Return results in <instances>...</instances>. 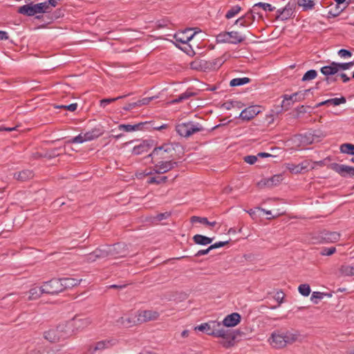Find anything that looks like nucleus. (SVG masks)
I'll use <instances>...</instances> for the list:
<instances>
[{
    "instance_id": "f257e3e1",
    "label": "nucleus",
    "mask_w": 354,
    "mask_h": 354,
    "mask_svg": "<svg viewBox=\"0 0 354 354\" xmlns=\"http://www.w3.org/2000/svg\"><path fill=\"white\" fill-rule=\"evenodd\" d=\"M129 254L128 248L124 243L102 245L86 257L87 263L95 262L97 259L104 258L118 259Z\"/></svg>"
},
{
    "instance_id": "f03ea898",
    "label": "nucleus",
    "mask_w": 354,
    "mask_h": 354,
    "mask_svg": "<svg viewBox=\"0 0 354 354\" xmlns=\"http://www.w3.org/2000/svg\"><path fill=\"white\" fill-rule=\"evenodd\" d=\"M241 335L239 330L226 329L223 324L216 321H211V335L221 337V344L225 348H230L234 345V340Z\"/></svg>"
},
{
    "instance_id": "7ed1b4c3",
    "label": "nucleus",
    "mask_w": 354,
    "mask_h": 354,
    "mask_svg": "<svg viewBox=\"0 0 354 354\" xmlns=\"http://www.w3.org/2000/svg\"><path fill=\"white\" fill-rule=\"evenodd\" d=\"M299 337L300 334L297 331L281 329L274 331L269 340L273 347L281 348L298 341Z\"/></svg>"
},
{
    "instance_id": "20e7f679",
    "label": "nucleus",
    "mask_w": 354,
    "mask_h": 354,
    "mask_svg": "<svg viewBox=\"0 0 354 354\" xmlns=\"http://www.w3.org/2000/svg\"><path fill=\"white\" fill-rule=\"evenodd\" d=\"M173 143H164L160 147H155L147 156L151 158V162L173 159V152L175 151Z\"/></svg>"
},
{
    "instance_id": "39448f33",
    "label": "nucleus",
    "mask_w": 354,
    "mask_h": 354,
    "mask_svg": "<svg viewBox=\"0 0 354 354\" xmlns=\"http://www.w3.org/2000/svg\"><path fill=\"white\" fill-rule=\"evenodd\" d=\"M152 164L153 165V169L146 173V176H151L155 174H164L178 166V162L174 160V159L152 162Z\"/></svg>"
},
{
    "instance_id": "423d86ee",
    "label": "nucleus",
    "mask_w": 354,
    "mask_h": 354,
    "mask_svg": "<svg viewBox=\"0 0 354 354\" xmlns=\"http://www.w3.org/2000/svg\"><path fill=\"white\" fill-rule=\"evenodd\" d=\"M313 88H308L304 91L295 92L291 95L285 94L282 97L283 100L281 102V107L285 111H287L293 104L295 102H301L306 97V95L310 92Z\"/></svg>"
},
{
    "instance_id": "0eeeda50",
    "label": "nucleus",
    "mask_w": 354,
    "mask_h": 354,
    "mask_svg": "<svg viewBox=\"0 0 354 354\" xmlns=\"http://www.w3.org/2000/svg\"><path fill=\"white\" fill-rule=\"evenodd\" d=\"M41 292L48 295H57L63 292L62 282L59 279H53L50 281L43 283L41 286Z\"/></svg>"
},
{
    "instance_id": "6e6552de",
    "label": "nucleus",
    "mask_w": 354,
    "mask_h": 354,
    "mask_svg": "<svg viewBox=\"0 0 354 354\" xmlns=\"http://www.w3.org/2000/svg\"><path fill=\"white\" fill-rule=\"evenodd\" d=\"M321 73L326 76L325 81L327 84L335 82L337 81V77H330L329 76L335 75L338 71L337 62H331L329 65L322 66L320 68Z\"/></svg>"
},
{
    "instance_id": "1a4fd4ad",
    "label": "nucleus",
    "mask_w": 354,
    "mask_h": 354,
    "mask_svg": "<svg viewBox=\"0 0 354 354\" xmlns=\"http://www.w3.org/2000/svg\"><path fill=\"white\" fill-rule=\"evenodd\" d=\"M40 5L39 3L33 4L32 3H30L19 7L17 12L25 16L32 17L37 14L42 13V10H41V6H40Z\"/></svg>"
},
{
    "instance_id": "9d476101",
    "label": "nucleus",
    "mask_w": 354,
    "mask_h": 354,
    "mask_svg": "<svg viewBox=\"0 0 354 354\" xmlns=\"http://www.w3.org/2000/svg\"><path fill=\"white\" fill-rule=\"evenodd\" d=\"M137 317L139 323H145L158 319L160 313L156 310H143L138 311Z\"/></svg>"
},
{
    "instance_id": "9b49d317",
    "label": "nucleus",
    "mask_w": 354,
    "mask_h": 354,
    "mask_svg": "<svg viewBox=\"0 0 354 354\" xmlns=\"http://www.w3.org/2000/svg\"><path fill=\"white\" fill-rule=\"evenodd\" d=\"M90 324L87 318H81L75 316L73 319L68 321V327L71 328L73 333L86 327Z\"/></svg>"
},
{
    "instance_id": "f8f14e48",
    "label": "nucleus",
    "mask_w": 354,
    "mask_h": 354,
    "mask_svg": "<svg viewBox=\"0 0 354 354\" xmlns=\"http://www.w3.org/2000/svg\"><path fill=\"white\" fill-rule=\"evenodd\" d=\"M330 168L339 174L342 177H353V167L340 165L338 163H332Z\"/></svg>"
},
{
    "instance_id": "ddd939ff",
    "label": "nucleus",
    "mask_w": 354,
    "mask_h": 354,
    "mask_svg": "<svg viewBox=\"0 0 354 354\" xmlns=\"http://www.w3.org/2000/svg\"><path fill=\"white\" fill-rule=\"evenodd\" d=\"M153 147L152 140H143L139 145L133 148L132 153L134 155H140L149 151Z\"/></svg>"
},
{
    "instance_id": "4468645a",
    "label": "nucleus",
    "mask_w": 354,
    "mask_h": 354,
    "mask_svg": "<svg viewBox=\"0 0 354 354\" xmlns=\"http://www.w3.org/2000/svg\"><path fill=\"white\" fill-rule=\"evenodd\" d=\"M135 127H138L136 131H143V130H161L167 128V124H162V126H156L152 121H146L135 124Z\"/></svg>"
},
{
    "instance_id": "2eb2a0df",
    "label": "nucleus",
    "mask_w": 354,
    "mask_h": 354,
    "mask_svg": "<svg viewBox=\"0 0 354 354\" xmlns=\"http://www.w3.org/2000/svg\"><path fill=\"white\" fill-rule=\"evenodd\" d=\"M283 180V176L281 174L274 175L271 178H265L259 183V185L265 186L267 187H272L278 185Z\"/></svg>"
},
{
    "instance_id": "dca6fc26",
    "label": "nucleus",
    "mask_w": 354,
    "mask_h": 354,
    "mask_svg": "<svg viewBox=\"0 0 354 354\" xmlns=\"http://www.w3.org/2000/svg\"><path fill=\"white\" fill-rule=\"evenodd\" d=\"M241 315L237 313H233L227 315L223 320V324L225 327H234L241 322Z\"/></svg>"
},
{
    "instance_id": "f3484780",
    "label": "nucleus",
    "mask_w": 354,
    "mask_h": 354,
    "mask_svg": "<svg viewBox=\"0 0 354 354\" xmlns=\"http://www.w3.org/2000/svg\"><path fill=\"white\" fill-rule=\"evenodd\" d=\"M259 113V110L258 108L255 106H249L241 112L239 118L243 120L248 121L254 118Z\"/></svg>"
},
{
    "instance_id": "a211bd4d",
    "label": "nucleus",
    "mask_w": 354,
    "mask_h": 354,
    "mask_svg": "<svg viewBox=\"0 0 354 354\" xmlns=\"http://www.w3.org/2000/svg\"><path fill=\"white\" fill-rule=\"evenodd\" d=\"M34 176L35 173L33 170L31 169H24L20 171L15 172L13 174L14 178L21 182L31 180Z\"/></svg>"
},
{
    "instance_id": "6ab92c4d",
    "label": "nucleus",
    "mask_w": 354,
    "mask_h": 354,
    "mask_svg": "<svg viewBox=\"0 0 354 354\" xmlns=\"http://www.w3.org/2000/svg\"><path fill=\"white\" fill-rule=\"evenodd\" d=\"M192 30L191 28L186 29L184 32L174 35L176 42L187 44L195 35L196 32L189 34Z\"/></svg>"
},
{
    "instance_id": "aec40b11",
    "label": "nucleus",
    "mask_w": 354,
    "mask_h": 354,
    "mask_svg": "<svg viewBox=\"0 0 354 354\" xmlns=\"http://www.w3.org/2000/svg\"><path fill=\"white\" fill-rule=\"evenodd\" d=\"M207 65V61L198 57L196 58L194 60L189 63L190 68L198 71H208L209 67Z\"/></svg>"
},
{
    "instance_id": "412c9836",
    "label": "nucleus",
    "mask_w": 354,
    "mask_h": 354,
    "mask_svg": "<svg viewBox=\"0 0 354 354\" xmlns=\"http://www.w3.org/2000/svg\"><path fill=\"white\" fill-rule=\"evenodd\" d=\"M57 330H59V333L62 339H65L73 334L71 328L68 327V321L65 324H62L57 326Z\"/></svg>"
},
{
    "instance_id": "4be33fe9",
    "label": "nucleus",
    "mask_w": 354,
    "mask_h": 354,
    "mask_svg": "<svg viewBox=\"0 0 354 354\" xmlns=\"http://www.w3.org/2000/svg\"><path fill=\"white\" fill-rule=\"evenodd\" d=\"M44 338L50 342H55L62 339L57 327L46 331L44 333Z\"/></svg>"
},
{
    "instance_id": "5701e85b",
    "label": "nucleus",
    "mask_w": 354,
    "mask_h": 354,
    "mask_svg": "<svg viewBox=\"0 0 354 354\" xmlns=\"http://www.w3.org/2000/svg\"><path fill=\"white\" fill-rule=\"evenodd\" d=\"M277 13L279 14L277 18L281 20H286L291 17L293 14V8L288 3L283 9L278 10Z\"/></svg>"
},
{
    "instance_id": "b1692460",
    "label": "nucleus",
    "mask_w": 354,
    "mask_h": 354,
    "mask_svg": "<svg viewBox=\"0 0 354 354\" xmlns=\"http://www.w3.org/2000/svg\"><path fill=\"white\" fill-rule=\"evenodd\" d=\"M60 282H62V286L63 288V291L68 288H71L74 286H77L81 280L74 279V278H70V277H65L59 279Z\"/></svg>"
},
{
    "instance_id": "393cba45",
    "label": "nucleus",
    "mask_w": 354,
    "mask_h": 354,
    "mask_svg": "<svg viewBox=\"0 0 354 354\" xmlns=\"http://www.w3.org/2000/svg\"><path fill=\"white\" fill-rule=\"evenodd\" d=\"M229 39H230V44H238L245 39V37L241 35L239 32L237 31H231L229 32Z\"/></svg>"
},
{
    "instance_id": "a878e982",
    "label": "nucleus",
    "mask_w": 354,
    "mask_h": 354,
    "mask_svg": "<svg viewBox=\"0 0 354 354\" xmlns=\"http://www.w3.org/2000/svg\"><path fill=\"white\" fill-rule=\"evenodd\" d=\"M102 135V132L99 128H94L91 131H88L84 133V136L86 141L93 140L95 138H99Z\"/></svg>"
},
{
    "instance_id": "bb28decb",
    "label": "nucleus",
    "mask_w": 354,
    "mask_h": 354,
    "mask_svg": "<svg viewBox=\"0 0 354 354\" xmlns=\"http://www.w3.org/2000/svg\"><path fill=\"white\" fill-rule=\"evenodd\" d=\"M214 238H209L201 234H196L193 237L195 243L201 245H207L211 243Z\"/></svg>"
},
{
    "instance_id": "cd10ccee",
    "label": "nucleus",
    "mask_w": 354,
    "mask_h": 354,
    "mask_svg": "<svg viewBox=\"0 0 354 354\" xmlns=\"http://www.w3.org/2000/svg\"><path fill=\"white\" fill-rule=\"evenodd\" d=\"M340 234L337 232H326L323 233L322 239L326 242L334 243L339 240Z\"/></svg>"
},
{
    "instance_id": "c85d7f7f",
    "label": "nucleus",
    "mask_w": 354,
    "mask_h": 354,
    "mask_svg": "<svg viewBox=\"0 0 354 354\" xmlns=\"http://www.w3.org/2000/svg\"><path fill=\"white\" fill-rule=\"evenodd\" d=\"M62 147L49 149H47L46 151V152L44 154H41L40 156L46 158L48 159H52V158L59 156L62 153V152H60V151H62Z\"/></svg>"
},
{
    "instance_id": "c756f323",
    "label": "nucleus",
    "mask_w": 354,
    "mask_h": 354,
    "mask_svg": "<svg viewBox=\"0 0 354 354\" xmlns=\"http://www.w3.org/2000/svg\"><path fill=\"white\" fill-rule=\"evenodd\" d=\"M149 176V177L147 179V183L148 184H156V185H161L163 183H165L167 181V176Z\"/></svg>"
},
{
    "instance_id": "7c9ffc66",
    "label": "nucleus",
    "mask_w": 354,
    "mask_h": 354,
    "mask_svg": "<svg viewBox=\"0 0 354 354\" xmlns=\"http://www.w3.org/2000/svg\"><path fill=\"white\" fill-rule=\"evenodd\" d=\"M251 82V79L247 77H237L232 79L230 82V86L232 87L242 86L248 84Z\"/></svg>"
},
{
    "instance_id": "2f4dec72",
    "label": "nucleus",
    "mask_w": 354,
    "mask_h": 354,
    "mask_svg": "<svg viewBox=\"0 0 354 354\" xmlns=\"http://www.w3.org/2000/svg\"><path fill=\"white\" fill-rule=\"evenodd\" d=\"M188 137L197 132L203 131L204 128L200 124H194L193 122H188Z\"/></svg>"
},
{
    "instance_id": "473e14b6",
    "label": "nucleus",
    "mask_w": 354,
    "mask_h": 354,
    "mask_svg": "<svg viewBox=\"0 0 354 354\" xmlns=\"http://www.w3.org/2000/svg\"><path fill=\"white\" fill-rule=\"evenodd\" d=\"M208 63V71L212 70H217L224 63V61L221 57H218L213 60L207 61Z\"/></svg>"
},
{
    "instance_id": "72a5a7b5",
    "label": "nucleus",
    "mask_w": 354,
    "mask_h": 354,
    "mask_svg": "<svg viewBox=\"0 0 354 354\" xmlns=\"http://www.w3.org/2000/svg\"><path fill=\"white\" fill-rule=\"evenodd\" d=\"M176 130L180 136L188 138V122H183L177 124Z\"/></svg>"
},
{
    "instance_id": "f704fd0d",
    "label": "nucleus",
    "mask_w": 354,
    "mask_h": 354,
    "mask_svg": "<svg viewBox=\"0 0 354 354\" xmlns=\"http://www.w3.org/2000/svg\"><path fill=\"white\" fill-rule=\"evenodd\" d=\"M315 0H298L299 6L303 7L304 10H312L315 6Z\"/></svg>"
},
{
    "instance_id": "c9c22d12",
    "label": "nucleus",
    "mask_w": 354,
    "mask_h": 354,
    "mask_svg": "<svg viewBox=\"0 0 354 354\" xmlns=\"http://www.w3.org/2000/svg\"><path fill=\"white\" fill-rule=\"evenodd\" d=\"M43 293H44V292H41V286L39 288H38V287L32 288L29 290L28 299L29 300L36 299L39 298L41 296V295Z\"/></svg>"
},
{
    "instance_id": "e433bc0d",
    "label": "nucleus",
    "mask_w": 354,
    "mask_h": 354,
    "mask_svg": "<svg viewBox=\"0 0 354 354\" xmlns=\"http://www.w3.org/2000/svg\"><path fill=\"white\" fill-rule=\"evenodd\" d=\"M128 95H129V94L120 95L117 97H110V98L102 99L100 101V106L105 108L108 104H109L113 102H115L120 99H123Z\"/></svg>"
},
{
    "instance_id": "4c0bfd02",
    "label": "nucleus",
    "mask_w": 354,
    "mask_h": 354,
    "mask_svg": "<svg viewBox=\"0 0 354 354\" xmlns=\"http://www.w3.org/2000/svg\"><path fill=\"white\" fill-rule=\"evenodd\" d=\"M340 151L344 153L354 156V145L351 143H344L340 146Z\"/></svg>"
},
{
    "instance_id": "58836bf2",
    "label": "nucleus",
    "mask_w": 354,
    "mask_h": 354,
    "mask_svg": "<svg viewBox=\"0 0 354 354\" xmlns=\"http://www.w3.org/2000/svg\"><path fill=\"white\" fill-rule=\"evenodd\" d=\"M287 168L288 170L292 174H299L301 173L304 169L306 168V167H304L302 165H295V164H288Z\"/></svg>"
},
{
    "instance_id": "ea45409f",
    "label": "nucleus",
    "mask_w": 354,
    "mask_h": 354,
    "mask_svg": "<svg viewBox=\"0 0 354 354\" xmlns=\"http://www.w3.org/2000/svg\"><path fill=\"white\" fill-rule=\"evenodd\" d=\"M118 322H120L121 324L125 327H130L133 325H135L136 322L134 317H120Z\"/></svg>"
},
{
    "instance_id": "a19ab883",
    "label": "nucleus",
    "mask_w": 354,
    "mask_h": 354,
    "mask_svg": "<svg viewBox=\"0 0 354 354\" xmlns=\"http://www.w3.org/2000/svg\"><path fill=\"white\" fill-rule=\"evenodd\" d=\"M194 329L204 332L208 335H211V322L201 324V325L196 326Z\"/></svg>"
},
{
    "instance_id": "79ce46f5",
    "label": "nucleus",
    "mask_w": 354,
    "mask_h": 354,
    "mask_svg": "<svg viewBox=\"0 0 354 354\" xmlns=\"http://www.w3.org/2000/svg\"><path fill=\"white\" fill-rule=\"evenodd\" d=\"M241 10V7L236 5L232 6L225 14L226 19H230L236 15Z\"/></svg>"
},
{
    "instance_id": "37998d69",
    "label": "nucleus",
    "mask_w": 354,
    "mask_h": 354,
    "mask_svg": "<svg viewBox=\"0 0 354 354\" xmlns=\"http://www.w3.org/2000/svg\"><path fill=\"white\" fill-rule=\"evenodd\" d=\"M317 72L314 69H311L304 73L301 80L303 82L310 81L315 79L317 77Z\"/></svg>"
},
{
    "instance_id": "c03bdc74",
    "label": "nucleus",
    "mask_w": 354,
    "mask_h": 354,
    "mask_svg": "<svg viewBox=\"0 0 354 354\" xmlns=\"http://www.w3.org/2000/svg\"><path fill=\"white\" fill-rule=\"evenodd\" d=\"M255 8H252L250 10H249L247 13H245L243 17L244 19H246L248 24L250 26L255 20V15H254V12H255Z\"/></svg>"
},
{
    "instance_id": "a18cd8bd",
    "label": "nucleus",
    "mask_w": 354,
    "mask_h": 354,
    "mask_svg": "<svg viewBox=\"0 0 354 354\" xmlns=\"http://www.w3.org/2000/svg\"><path fill=\"white\" fill-rule=\"evenodd\" d=\"M216 41L218 43H229V32H222L216 36Z\"/></svg>"
},
{
    "instance_id": "49530a36",
    "label": "nucleus",
    "mask_w": 354,
    "mask_h": 354,
    "mask_svg": "<svg viewBox=\"0 0 354 354\" xmlns=\"http://www.w3.org/2000/svg\"><path fill=\"white\" fill-rule=\"evenodd\" d=\"M339 272L344 277L354 276V267H341Z\"/></svg>"
},
{
    "instance_id": "de8ad7c7",
    "label": "nucleus",
    "mask_w": 354,
    "mask_h": 354,
    "mask_svg": "<svg viewBox=\"0 0 354 354\" xmlns=\"http://www.w3.org/2000/svg\"><path fill=\"white\" fill-rule=\"evenodd\" d=\"M253 8H261L265 11H269V12H272L275 9V8L274 6H272L271 4L268 3H262V2L255 3L254 5Z\"/></svg>"
},
{
    "instance_id": "09e8293b",
    "label": "nucleus",
    "mask_w": 354,
    "mask_h": 354,
    "mask_svg": "<svg viewBox=\"0 0 354 354\" xmlns=\"http://www.w3.org/2000/svg\"><path fill=\"white\" fill-rule=\"evenodd\" d=\"M298 290L301 295L305 297L308 296L310 293V286L306 283L301 284L298 288Z\"/></svg>"
},
{
    "instance_id": "8fccbe9b",
    "label": "nucleus",
    "mask_w": 354,
    "mask_h": 354,
    "mask_svg": "<svg viewBox=\"0 0 354 354\" xmlns=\"http://www.w3.org/2000/svg\"><path fill=\"white\" fill-rule=\"evenodd\" d=\"M346 100L344 97H341L339 98H331L327 100L328 104H333V106H338L341 104L346 103Z\"/></svg>"
},
{
    "instance_id": "3c124183",
    "label": "nucleus",
    "mask_w": 354,
    "mask_h": 354,
    "mask_svg": "<svg viewBox=\"0 0 354 354\" xmlns=\"http://www.w3.org/2000/svg\"><path fill=\"white\" fill-rule=\"evenodd\" d=\"M196 95V93L192 92L189 89H187L185 92L178 95V100H181V102H183V100H187L189 97L194 96Z\"/></svg>"
},
{
    "instance_id": "603ef678",
    "label": "nucleus",
    "mask_w": 354,
    "mask_h": 354,
    "mask_svg": "<svg viewBox=\"0 0 354 354\" xmlns=\"http://www.w3.org/2000/svg\"><path fill=\"white\" fill-rule=\"evenodd\" d=\"M137 127H135V124H122L118 126L119 130L124 131L126 132L136 131V129H137Z\"/></svg>"
},
{
    "instance_id": "864d4df0",
    "label": "nucleus",
    "mask_w": 354,
    "mask_h": 354,
    "mask_svg": "<svg viewBox=\"0 0 354 354\" xmlns=\"http://www.w3.org/2000/svg\"><path fill=\"white\" fill-rule=\"evenodd\" d=\"M190 221L192 223H200L204 225L208 224V220L206 217L193 216L190 218Z\"/></svg>"
},
{
    "instance_id": "5fc2aeb1",
    "label": "nucleus",
    "mask_w": 354,
    "mask_h": 354,
    "mask_svg": "<svg viewBox=\"0 0 354 354\" xmlns=\"http://www.w3.org/2000/svg\"><path fill=\"white\" fill-rule=\"evenodd\" d=\"M336 252L335 247L323 248L320 251V254L323 256H330Z\"/></svg>"
},
{
    "instance_id": "6e6d98bb",
    "label": "nucleus",
    "mask_w": 354,
    "mask_h": 354,
    "mask_svg": "<svg viewBox=\"0 0 354 354\" xmlns=\"http://www.w3.org/2000/svg\"><path fill=\"white\" fill-rule=\"evenodd\" d=\"M86 140L84 135H82V133H80L78 136L74 137L71 140H68L67 142L68 143H83L84 142H86Z\"/></svg>"
},
{
    "instance_id": "4d7b16f0",
    "label": "nucleus",
    "mask_w": 354,
    "mask_h": 354,
    "mask_svg": "<svg viewBox=\"0 0 354 354\" xmlns=\"http://www.w3.org/2000/svg\"><path fill=\"white\" fill-rule=\"evenodd\" d=\"M171 216V213L166 212L164 213L158 214L154 218L153 220L156 221H161L162 220H165Z\"/></svg>"
},
{
    "instance_id": "13d9d810",
    "label": "nucleus",
    "mask_w": 354,
    "mask_h": 354,
    "mask_svg": "<svg viewBox=\"0 0 354 354\" xmlns=\"http://www.w3.org/2000/svg\"><path fill=\"white\" fill-rule=\"evenodd\" d=\"M353 65H354V62H346V63H339V62H337V66H338L339 71H340V70H343V71L348 70L351 66H353Z\"/></svg>"
},
{
    "instance_id": "bf43d9fd",
    "label": "nucleus",
    "mask_w": 354,
    "mask_h": 354,
    "mask_svg": "<svg viewBox=\"0 0 354 354\" xmlns=\"http://www.w3.org/2000/svg\"><path fill=\"white\" fill-rule=\"evenodd\" d=\"M153 98L154 97H144L141 100L136 101L138 107H140L143 105L148 104Z\"/></svg>"
},
{
    "instance_id": "052dcab7",
    "label": "nucleus",
    "mask_w": 354,
    "mask_h": 354,
    "mask_svg": "<svg viewBox=\"0 0 354 354\" xmlns=\"http://www.w3.org/2000/svg\"><path fill=\"white\" fill-rule=\"evenodd\" d=\"M229 242H230V241L216 242V243L211 245L209 247V250H212L213 249H216V248H219L223 247V246L227 245L229 243Z\"/></svg>"
},
{
    "instance_id": "680f3d73",
    "label": "nucleus",
    "mask_w": 354,
    "mask_h": 354,
    "mask_svg": "<svg viewBox=\"0 0 354 354\" xmlns=\"http://www.w3.org/2000/svg\"><path fill=\"white\" fill-rule=\"evenodd\" d=\"M57 108H60V109H66L69 111H75L77 108V103H73V104H71L69 105H62V106H57Z\"/></svg>"
},
{
    "instance_id": "e2e57ef3",
    "label": "nucleus",
    "mask_w": 354,
    "mask_h": 354,
    "mask_svg": "<svg viewBox=\"0 0 354 354\" xmlns=\"http://www.w3.org/2000/svg\"><path fill=\"white\" fill-rule=\"evenodd\" d=\"M337 54L341 57H351L352 56V53L346 49L342 48L339 50Z\"/></svg>"
},
{
    "instance_id": "0e129e2a",
    "label": "nucleus",
    "mask_w": 354,
    "mask_h": 354,
    "mask_svg": "<svg viewBox=\"0 0 354 354\" xmlns=\"http://www.w3.org/2000/svg\"><path fill=\"white\" fill-rule=\"evenodd\" d=\"M243 160L248 164L253 165L257 160V156H253V155L246 156L243 158Z\"/></svg>"
},
{
    "instance_id": "69168bd1",
    "label": "nucleus",
    "mask_w": 354,
    "mask_h": 354,
    "mask_svg": "<svg viewBox=\"0 0 354 354\" xmlns=\"http://www.w3.org/2000/svg\"><path fill=\"white\" fill-rule=\"evenodd\" d=\"M234 24L239 25L242 27H248L249 26V24H248V22L246 21V19H244V17L242 16L241 17L239 18L235 21Z\"/></svg>"
},
{
    "instance_id": "338daca9",
    "label": "nucleus",
    "mask_w": 354,
    "mask_h": 354,
    "mask_svg": "<svg viewBox=\"0 0 354 354\" xmlns=\"http://www.w3.org/2000/svg\"><path fill=\"white\" fill-rule=\"evenodd\" d=\"M39 4H41L40 6H41V10H42V13L51 12L52 10L50 9L49 5L48 4L47 1L42 2V3H39Z\"/></svg>"
},
{
    "instance_id": "774afa93",
    "label": "nucleus",
    "mask_w": 354,
    "mask_h": 354,
    "mask_svg": "<svg viewBox=\"0 0 354 354\" xmlns=\"http://www.w3.org/2000/svg\"><path fill=\"white\" fill-rule=\"evenodd\" d=\"M34 354H49V352L46 348L40 347L35 351Z\"/></svg>"
}]
</instances>
